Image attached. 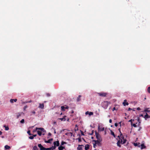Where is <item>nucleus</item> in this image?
Instances as JSON below:
<instances>
[{
  "mask_svg": "<svg viewBox=\"0 0 150 150\" xmlns=\"http://www.w3.org/2000/svg\"><path fill=\"white\" fill-rule=\"evenodd\" d=\"M81 97V95H79V96L77 98V99L76 100L77 102H79L81 100V99L80 98Z\"/></svg>",
  "mask_w": 150,
  "mask_h": 150,
  "instance_id": "17",
  "label": "nucleus"
},
{
  "mask_svg": "<svg viewBox=\"0 0 150 150\" xmlns=\"http://www.w3.org/2000/svg\"><path fill=\"white\" fill-rule=\"evenodd\" d=\"M32 100H30V101H29L28 102V103H31V102H32Z\"/></svg>",
  "mask_w": 150,
  "mask_h": 150,
  "instance_id": "62",
  "label": "nucleus"
},
{
  "mask_svg": "<svg viewBox=\"0 0 150 150\" xmlns=\"http://www.w3.org/2000/svg\"><path fill=\"white\" fill-rule=\"evenodd\" d=\"M67 144V142H64V141H62L61 142V145H63L64 144Z\"/></svg>",
  "mask_w": 150,
  "mask_h": 150,
  "instance_id": "34",
  "label": "nucleus"
},
{
  "mask_svg": "<svg viewBox=\"0 0 150 150\" xmlns=\"http://www.w3.org/2000/svg\"><path fill=\"white\" fill-rule=\"evenodd\" d=\"M22 113H17V118H18L21 115V114Z\"/></svg>",
  "mask_w": 150,
  "mask_h": 150,
  "instance_id": "24",
  "label": "nucleus"
},
{
  "mask_svg": "<svg viewBox=\"0 0 150 150\" xmlns=\"http://www.w3.org/2000/svg\"><path fill=\"white\" fill-rule=\"evenodd\" d=\"M54 133L55 134L56 133V131H55V129L54 128Z\"/></svg>",
  "mask_w": 150,
  "mask_h": 150,
  "instance_id": "60",
  "label": "nucleus"
},
{
  "mask_svg": "<svg viewBox=\"0 0 150 150\" xmlns=\"http://www.w3.org/2000/svg\"><path fill=\"white\" fill-rule=\"evenodd\" d=\"M39 108H41V109H43L44 108V104L43 103L41 104L40 103L39 104Z\"/></svg>",
  "mask_w": 150,
  "mask_h": 150,
  "instance_id": "14",
  "label": "nucleus"
},
{
  "mask_svg": "<svg viewBox=\"0 0 150 150\" xmlns=\"http://www.w3.org/2000/svg\"><path fill=\"white\" fill-rule=\"evenodd\" d=\"M144 117L145 119H146V118H150V116H149L147 114V113H146V115L144 116Z\"/></svg>",
  "mask_w": 150,
  "mask_h": 150,
  "instance_id": "19",
  "label": "nucleus"
},
{
  "mask_svg": "<svg viewBox=\"0 0 150 150\" xmlns=\"http://www.w3.org/2000/svg\"><path fill=\"white\" fill-rule=\"evenodd\" d=\"M37 132L38 134V135H39V136H41V134H42L41 131H40L39 130H38L37 131Z\"/></svg>",
  "mask_w": 150,
  "mask_h": 150,
  "instance_id": "25",
  "label": "nucleus"
},
{
  "mask_svg": "<svg viewBox=\"0 0 150 150\" xmlns=\"http://www.w3.org/2000/svg\"><path fill=\"white\" fill-rule=\"evenodd\" d=\"M140 143H134V145L135 146H138V147H140Z\"/></svg>",
  "mask_w": 150,
  "mask_h": 150,
  "instance_id": "18",
  "label": "nucleus"
},
{
  "mask_svg": "<svg viewBox=\"0 0 150 150\" xmlns=\"http://www.w3.org/2000/svg\"><path fill=\"white\" fill-rule=\"evenodd\" d=\"M115 127H117L118 126V124L117 123H115Z\"/></svg>",
  "mask_w": 150,
  "mask_h": 150,
  "instance_id": "51",
  "label": "nucleus"
},
{
  "mask_svg": "<svg viewBox=\"0 0 150 150\" xmlns=\"http://www.w3.org/2000/svg\"><path fill=\"white\" fill-rule=\"evenodd\" d=\"M17 101V99H11L10 100V102L11 103H13L14 102H16Z\"/></svg>",
  "mask_w": 150,
  "mask_h": 150,
  "instance_id": "12",
  "label": "nucleus"
},
{
  "mask_svg": "<svg viewBox=\"0 0 150 150\" xmlns=\"http://www.w3.org/2000/svg\"><path fill=\"white\" fill-rule=\"evenodd\" d=\"M38 146L40 150H45V148L41 144H39Z\"/></svg>",
  "mask_w": 150,
  "mask_h": 150,
  "instance_id": "7",
  "label": "nucleus"
},
{
  "mask_svg": "<svg viewBox=\"0 0 150 150\" xmlns=\"http://www.w3.org/2000/svg\"><path fill=\"white\" fill-rule=\"evenodd\" d=\"M31 113L33 114H35V111H33L31 112Z\"/></svg>",
  "mask_w": 150,
  "mask_h": 150,
  "instance_id": "45",
  "label": "nucleus"
},
{
  "mask_svg": "<svg viewBox=\"0 0 150 150\" xmlns=\"http://www.w3.org/2000/svg\"><path fill=\"white\" fill-rule=\"evenodd\" d=\"M98 129L99 131H103L104 130V127H101L100 126H98Z\"/></svg>",
  "mask_w": 150,
  "mask_h": 150,
  "instance_id": "10",
  "label": "nucleus"
},
{
  "mask_svg": "<svg viewBox=\"0 0 150 150\" xmlns=\"http://www.w3.org/2000/svg\"><path fill=\"white\" fill-rule=\"evenodd\" d=\"M66 135H71V136H72V134H73L72 132H69V133H66L65 134Z\"/></svg>",
  "mask_w": 150,
  "mask_h": 150,
  "instance_id": "29",
  "label": "nucleus"
},
{
  "mask_svg": "<svg viewBox=\"0 0 150 150\" xmlns=\"http://www.w3.org/2000/svg\"><path fill=\"white\" fill-rule=\"evenodd\" d=\"M95 134L97 140H99L100 141H102V139L101 136L96 131L95 132Z\"/></svg>",
  "mask_w": 150,
  "mask_h": 150,
  "instance_id": "3",
  "label": "nucleus"
},
{
  "mask_svg": "<svg viewBox=\"0 0 150 150\" xmlns=\"http://www.w3.org/2000/svg\"><path fill=\"white\" fill-rule=\"evenodd\" d=\"M82 146H83V145H79L78 147L77 148V149L78 150H83Z\"/></svg>",
  "mask_w": 150,
  "mask_h": 150,
  "instance_id": "9",
  "label": "nucleus"
},
{
  "mask_svg": "<svg viewBox=\"0 0 150 150\" xmlns=\"http://www.w3.org/2000/svg\"><path fill=\"white\" fill-rule=\"evenodd\" d=\"M109 122L110 123H111L112 122V120L111 119H110L109 120Z\"/></svg>",
  "mask_w": 150,
  "mask_h": 150,
  "instance_id": "53",
  "label": "nucleus"
},
{
  "mask_svg": "<svg viewBox=\"0 0 150 150\" xmlns=\"http://www.w3.org/2000/svg\"><path fill=\"white\" fill-rule=\"evenodd\" d=\"M52 149V148H45V150H50Z\"/></svg>",
  "mask_w": 150,
  "mask_h": 150,
  "instance_id": "33",
  "label": "nucleus"
},
{
  "mask_svg": "<svg viewBox=\"0 0 150 150\" xmlns=\"http://www.w3.org/2000/svg\"><path fill=\"white\" fill-rule=\"evenodd\" d=\"M59 145V141H56V146H58Z\"/></svg>",
  "mask_w": 150,
  "mask_h": 150,
  "instance_id": "30",
  "label": "nucleus"
},
{
  "mask_svg": "<svg viewBox=\"0 0 150 150\" xmlns=\"http://www.w3.org/2000/svg\"><path fill=\"white\" fill-rule=\"evenodd\" d=\"M141 149H143L145 148L146 146H145L144 144H142L141 145Z\"/></svg>",
  "mask_w": 150,
  "mask_h": 150,
  "instance_id": "21",
  "label": "nucleus"
},
{
  "mask_svg": "<svg viewBox=\"0 0 150 150\" xmlns=\"http://www.w3.org/2000/svg\"><path fill=\"white\" fill-rule=\"evenodd\" d=\"M118 130L120 134V137H124L122 135V133H121V129L120 128L118 129Z\"/></svg>",
  "mask_w": 150,
  "mask_h": 150,
  "instance_id": "23",
  "label": "nucleus"
},
{
  "mask_svg": "<svg viewBox=\"0 0 150 150\" xmlns=\"http://www.w3.org/2000/svg\"><path fill=\"white\" fill-rule=\"evenodd\" d=\"M81 134L82 135H84L83 133V132L81 131Z\"/></svg>",
  "mask_w": 150,
  "mask_h": 150,
  "instance_id": "56",
  "label": "nucleus"
},
{
  "mask_svg": "<svg viewBox=\"0 0 150 150\" xmlns=\"http://www.w3.org/2000/svg\"><path fill=\"white\" fill-rule=\"evenodd\" d=\"M38 149L37 146H34L33 149V150H38Z\"/></svg>",
  "mask_w": 150,
  "mask_h": 150,
  "instance_id": "26",
  "label": "nucleus"
},
{
  "mask_svg": "<svg viewBox=\"0 0 150 150\" xmlns=\"http://www.w3.org/2000/svg\"><path fill=\"white\" fill-rule=\"evenodd\" d=\"M110 132H111V135H113L114 137H115V135L114 132H112V131L111 130H110Z\"/></svg>",
  "mask_w": 150,
  "mask_h": 150,
  "instance_id": "28",
  "label": "nucleus"
},
{
  "mask_svg": "<svg viewBox=\"0 0 150 150\" xmlns=\"http://www.w3.org/2000/svg\"><path fill=\"white\" fill-rule=\"evenodd\" d=\"M94 132V130H92V132H91V134H90L91 135H92L93 133Z\"/></svg>",
  "mask_w": 150,
  "mask_h": 150,
  "instance_id": "46",
  "label": "nucleus"
},
{
  "mask_svg": "<svg viewBox=\"0 0 150 150\" xmlns=\"http://www.w3.org/2000/svg\"><path fill=\"white\" fill-rule=\"evenodd\" d=\"M37 136V134H34L33 135V137H36Z\"/></svg>",
  "mask_w": 150,
  "mask_h": 150,
  "instance_id": "59",
  "label": "nucleus"
},
{
  "mask_svg": "<svg viewBox=\"0 0 150 150\" xmlns=\"http://www.w3.org/2000/svg\"><path fill=\"white\" fill-rule=\"evenodd\" d=\"M4 148H5V149L7 150L8 149H10V147L8 145H6L5 146Z\"/></svg>",
  "mask_w": 150,
  "mask_h": 150,
  "instance_id": "22",
  "label": "nucleus"
},
{
  "mask_svg": "<svg viewBox=\"0 0 150 150\" xmlns=\"http://www.w3.org/2000/svg\"><path fill=\"white\" fill-rule=\"evenodd\" d=\"M29 139H34V137H33V136H30L29 137Z\"/></svg>",
  "mask_w": 150,
  "mask_h": 150,
  "instance_id": "37",
  "label": "nucleus"
},
{
  "mask_svg": "<svg viewBox=\"0 0 150 150\" xmlns=\"http://www.w3.org/2000/svg\"><path fill=\"white\" fill-rule=\"evenodd\" d=\"M147 91L148 93L150 94V86L147 89Z\"/></svg>",
  "mask_w": 150,
  "mask_h": 150,
  "instance_id": "31",
  "label": "nucleus"
},
{
  "mask_svg": "<svg viewBox=\"0 0 150 150\" xmlns=\"http://www.w3.org/2000/svg\"><path fill=\"white\" fill-rule=\"evenodd\" d=\"M88 115H93V112H89V114Z\"/></svg>",
  "mask_w": 150,
  "mask_h": 150,
  "instance_id": "39",
  "label": "nucleus"
},
{
  "mask_svg": "<svg viewBox=\"0 0 150 150\" xmlns=\"http://www.w3.org/2000/svg\"><path fill=\"white\" fill-rule=\"evenodd\" d=\"M69 108V107L66 105L64 106H62L61 107V110L63 111H65V109H68Z\"/></svg>",
  "mask_w": 150,
  "mask_h": 150,
  "instance_id": "6",
  "label": "nucleus"
},
{
  "mask_svg": "<svg viewBox=\"0 0 150 150\" xmlns=\"http://www.w3.org/2000/svg\"><path fill=\"white\" fill-rule=\"evenodd\" d=\"M129 122H130L131 125H132V119H131V120H129Z\"/></svg>",
  "mask_w": 150,
  "mask_h": 150,
  "instance_id": "44",
  "label": "nucleus"
},
{
  "mask_svg": "<svg viewBox=\"0 0 150 150\" xmlns=\"http://www.w3.org/2000/svg\"><path fill=\"white\" fill-rule=\"evenodd\" d=\"M118 137L119 138V140L117 142V145L119 147H121V146L120 144H124L126 142V139H124V137H120V136H118Z\"/></svg>",
  "mask_w": 150,
  "mask_h": 150,
  "instance_id": "1",
  "label": "nucleus"
},
{
  "mask_svg": "<svg viewBox=\"0 0 150 150\" xmlns=\"http://www.w3.org/2000/svg\"><path fill=\"white\" fill-rule=\"evenodd\" d=\"M144 111L145 112H150V110H148L147 109H145Z\"/></svg>",
  "mask_w": 150,
  "mask_h": 150,
  "instance_id": "36",
  "label": "nucleus"
},
{
  "mask_svg": "<svg viewBox=\"0 0 150 150\" xmlns=\"http://www.w3.org/2000/svg\"><path fill=\"white\" fill-rule=\"evenodd\" d=\"M139 117H144L143 115V114H140V115H139Z\"/></svg>",
  "mask_w": 150,
  "mask_h": 150,
  "instance_id": "54",
  "label": "nucleus"
},
{
  "mask_svg": "<svg viewBox=\"0 0 150 150\" xmlns=\"http://www.w3.org/2000/svg\"><path fill=\"white\" fill-rule=\"evenodd\" d=\"M51 133L49 132L48 133V135L49 136H51Z\"/></svg>",
  "mask_w": 150,
  "mask_h": 150,
  "instance_id": "58",
  "label": "nucleus"
},
{
  "mask_svg": "<svg viewBox=\"0 0 150 150\" xmlns=\"http://www.w3.org/2000/svg\"><path fill=\"white\" fill-rule=\"evenodd\" d=\"M97 94L99 96L103 97H106L107 95L108 94L107 93H104L103 92L100 93H98Z\"/></svg>",
  "mask_w": 150,
  "mask_h": 150,
  "instance_id": "4",
  "label": "nucleus"
},
{
  "mask_svg": "<svg viewBox=\"0 0 150 150\" xmlns=\"http://www.w3.org/2000/svg\"><path fill=\"white\" fill-rule=\"evenodd\" d=\"M24 122V120L22 119L21 121L20 122L21 123H23Z\"/></svg>",
  "mask_w": 150,
  "mask_h": 150,
  "instance_id": "38",
  "label": "nucleus"
},
{
  "mask_svg": "<svg viewBox=\"0 0 150 150\" xmlns=\"http://www.w3.org/2000/svg\"><path fill=\"white\" fill-rule=\"evenodd\" d=\"M141 129H142L141 127H139V129L138 130L139 131H140L141 130Z\"/></svg>",
  "mask_w": 150,
  "mask_h": 150,
  "instance_id": "48",
  "label": "nucleus"
},
{
  "mask_svg": "<svg viewBox=\"0 0 150 150\" xmlns=\"http://www.w3.org/2000/svg\"><path fill=\"white\" fill-rule=\"evenodd\" d=\"M116 110L115 108V107H114V108H113L112 111H114V110Z\"/></svg>",
  "mask_w": 150,
  "mask_h": 150,
  "instance_id": "55",
  "label": "nucleus"
},
{
  "mask_svg": "<svg viewBox=\"0 0 150 150\" xmlns=\"http://www.w3.org/2000/svg\"><path fill=\"white\" fill-rule=\"evenodd\" d=\"M132 125L134 127H137V125H136L135 124H132Z\"/></svg>",
  "mask_w": 150,
  "mask_h": 150,
  "instance_id": "40",
  "label": "nucleus"
},
{
  "mask_svg": "<svg viewBox=\"0 0 150 150\" xmlns=\"http://www.w3.org/2000/svg\"><path fill=\"white\" fill-rule=\"evenodd\" d=\"M27 133L29 135H32V134L30 133V130H28L27 131Z\"/></svg>",
  "mask_w": 150,
  "mask_h": 150,
  "instance_id": "35",
  "label": "nucleus"
},
{
  "mask_svg": "<svg viewBox=\"0 0 150 150\" xmlns=\"http://www.w3.org/2000/svg\"><path fill=\"white\" fill-rule=\"evenodd\" d=\"M132 110V108H128V111H130V110Z\"/></svg>",
  "mask_w": 150,
  "mask_h": 150,
  "instance_id": "57",
  "label": "nucleus"
},
{
  "mask_svg": "<svg viewBox=\"0 0 150 150\" xmlns=\"http://www.w3.org/2000/svg\"><path fill=\"white\" fill-rule=\"evenodd\" d=\"M52 140L53 139L51 138L49 139L47 141H45V143H51V142L52 141Z\"/></svg>",
  "mask_w": 150,
  "mask_h": 150,
  "instance_id": "11",
  "label": "nucleus"
},
{
  "mask_svg": "<svg viewBox=\"0 0 150 150\" xmlns=\"http://www.w3.org/2000/svg\"><path fill=\"white\" fill-rule=\"evenodd\" d=\"M46 95L47 97H49L50 96V95L49 93H46Z\"/></svg>",
  "mask_w": 150,
  "mask_h": 150,
  "instance_id": "43",
  "label": "nucleus"
},
{
  "mask_svg": "<svg viewBox=\"0 0 150 150\" xmlns=\"http://www.w3.org/2000/svg\"><path fill=\"white\" fill-rule=\"evenodd\" d=\"M65 148L62 146H60L58 147V149L59 150H63Z\"/></svg>",
  "mask_w": 150,
  "mask_h": 150,
  "instance_id": "20",
  "label": "nucleus"
},
{
  "mask_svg": "<svg viewBox=\"0 0 150 150\" xmlns=\"http://www.w3.org/2000/svg\"><path fill=\"white\" fill-rule=\"evenodd\" d=\"M96 146V144L95 143L93 144V147L94 148H95Z\"/></svg>",
  "mask_w": 150,
  "mask_h": 150,
  "instance_id": "47",
  "label": "nucleus"
},
{
  "mask_svg": "<svg viewBox=\"0 0 150 150\" xmlns=\"http://www.w3.org/2000/svg\"><path fill=\"white\" fill-rule=\"evenodd\" d=\"M3 127L5 128V130H8L9 129L8 127L6 126L5 125H4Z\"/></svg>",
  "mask_w": 150,
  "mask_h": 150,
  "instance_id": "27",
  "label": "nucleus"
},
{
  "mask_svg": "<svg viewBox=\"0 0 150 150\" xmlns=\"http://www.w3.org/2000/svg\"><path fill=\"white\" fill-rule=\"evenodd\" d=\"M123 104L124 106H125L126 105H129V103L128 102H127V100H124L123 102Z\"/></svg>",
  "mask_w": 150,
  "mask_h": 150,
  "instance_id": "13",
  "label": "nucleus"
},
{
  "mask_svg": "<svg viewBox=\"0 0 150 150\" xmlns=\"http://www.w3.org/2000/svg\"><path fill=\"white\" fill-rule=\"evenodd\" d=\"M78 139V140H79V142H81V139L80 138H79Z\"/></svg>",
  "mask_w": 150,
  "mask_h": 150,
  "instance_id": "50",
  "label": "nucleus"
},
{
  "mask_svg": "<svg viewBox=\"0 0 150 150\" xmlns=\"http://www.w3.org/2000/svg\"><path fill=\"white\" fill-rule=\"evenodd\" d=\"M137 110H141V109L139 107H138L137 109Z\"/></svg>",
  "mask_w": 150,
  "mask_h": 150,
  "instance_id": "49",
  "label": "nucleus"
},
{
  "mask_svg": "<svg viewBox=\"0 0 150 150\" xmlns=\"http://www.w3.org/2000/svg\"><path fill=\"white\" fill-rule=\"evenodd\" d=\"M36 130H40L41 131L44 132H46V131L43 128H38L36 127L35 129Z\"/></svg>",
  "mask_w": 150,
  "mask_h": 150,
  "instance_id": "8",
  "label": "nucleus"
},
{
  "mask_svg": "<svg viewBox=\"0 0 150 150\" xmlns=\"http://www.w3.org/2000/svg\"><path fill=\"white\" fill-rule=\"evenodd\" d=\"M90 146L89 144H86L85 146V150H88L89 149Z\"/></svg>",
  "mask_w": 150,
  "mask_h": 150,
  "instance_id": "15",
  "label": "nucleus"
},
{
  "mask_svg": "<svg viewBox=\"0 0 150 150\" xmlns=\"http://www.w3.org/2000/svg\"><path fill=\"white\" fill-rule=\"evenodd\" d=\"M132 110H133V111H134L135 110H134V109H132Z\"/></svg>",
  "mask_w": 150,
  "mask_h": 150,
  "instance_id": "64",
  "label": "nucleus"
},
{
  "mask_svg": "<svg viewBox=\"0 0 150 150\" xmlns=\"http://www.w3.org/2000/svg\"><path fill=\"white\" fill-rule=\"evenodd\" d=\"M54 146H56V141H55L53 143Z\"/></svg>",
  "mask_w": 150,
  "mask_h": 150,
  "instance_id": "41",
  "label": "nucleus"
},
{
  "mask_svg": "<svg viewBox=\"0 0 150 150\" xmlns=\"http://www.w3.org/2000/svg\"><path fill=\"white\" fill-rule=\"evenodd\" d=\"M24 108H27V106H25V107H24Z\"/></svg>",
  "mask_w": 150,
  "mask_h": 150,
  "instance_id": "63",
  "label": "nucleus"
},
{
  "mask_svg": "<svg viewBox=\"0 0 150 150\" xmlns=\"http://www.w3.org/2000/svg\"><path fill=\"white\" fill-rule=\"evenodd\" d=\"M108 105V102L107 101H104L101 103V105L104 109L107 108Z\"/></svg>",
  "mask_w": 150,
  "mask_h": 150,
  "instance_id": "2",
  "label": "nucleus"
},
{
  "mask_svg": "<svg viewBox=\"0 0 150 150\" xmlns=\"http://www.w3.org/2000/svg\"><path fill=\"white\" fill-rule=\"evenodd\" d=\"M85 114L86 115H88V114H89V112H88V111H87V112H86V113H85Z\"/></svg>",
  "mask_w": 150,
  "mask_h": 150,
  "instance_id": "52",
  "label": "nucleus"
},
{
  "mask_svg": "<svg viewBox=\"0 0 150 150\" xmlns=\"http://www.w3.org/2000/svg\"><path fill=\"white\" fill-rule=\"evenodd\" d=\"M93 142H94L96 145H98V146H100L101 145V144L100 142L101 141H100L98 140H93Z\"/></svg>",
  "mask_w": 150,
  "mask_h": 150,
  "instance_id": "5",
  "label": "nucleus"
},
{
  "mask_svg": "<svg viewBox=\"0 0 150 150\" xmlns=\"http://www.w3.org/2000/svg\"><path fill=\"white\" fill-rule=\"evenodd\" d=\"M137 121L139 122V125H140V123H141V121L140 120L139 117H137Z\"/></svg>",
  "mask_w": 150,
  "mask_h": 150,
  "instance_id": "32",
  "label": "nucleus"
},
{
  "mask_svg": "<svg viewBox=\"0 0 150 150\" xmlns=\"http://www.w3.org/2000/svg\"><path fill=\"white\" fill-rule=\"evenodd\" d=\"M50 148H52V149H55V148H56V146H52V147H51Z\"/></svg>",
  "mask_w": 150,
  "mask_h": 150,
  "instance_id": "42",
  "label": "nucleus"
},
{
  "mask_svg": "<svg viewBox=\"0 0 150 150\" xmlns=\"http://www.w3.org/2000/svg\"><path fill=\"white\" fill-rule=\"evenodd\" d=\"M2 132L1 131H0V135H1L2 134Z\"/></svg>",
  "mask_w": 150,
  "mask_h": 150,
  "instance_id": "61",
  "label": "nucleus"
},
{
  "mask_svg": "<svg viewBox=\"0 0 150 150\" xmlns=\"http://www.w3.org/2000/svg\"><path fill=\"white\" fill-rule=\"evenodd\" d=\"M67 116H64L62 118H60L59 119L61 120L62 121H65L66 120L65 117H66Z\"/></svg>",
  "mask_w": 150,
  "mask_h": 150,
  "instance_id": "16",
  "label": "nucleus"
}]
</instances>
